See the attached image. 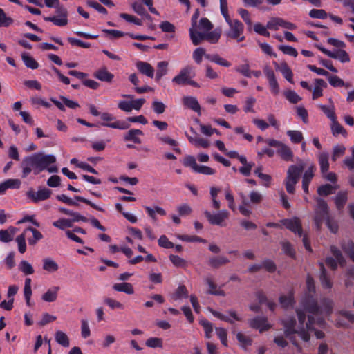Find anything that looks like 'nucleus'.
Wrapping results in <instances>:
<instances>
[{"label":"nucleus","instance_id":"f257e3e1","mask_svg":"<svg viewBox=\"0 0 354 354\" xmlns=\"http://www.w3.org/2000/svg\"><path fill=\"white\" fill-rule=\"evenodd\" d=\"M56 162V158L53 155H46L43 153H35L26 156L21 162L22 170L21 177L26 178L32 171L37 175L44 170L49 173H56L58 169L56 166H50Z\"/></svg>","mask_w":354,"mask_h":354},{"label":"nucleus","instance_id":"f03ea898","mask_svg":"<svg viewBox=\"0 0 354 354\" xmlns=\"http://www.w3.org/2000/svg\"><path fill=\"white\" fill-rule=\"evenodd\" d=\"M306 168L303 176L304 180L310 182L314 176V172L316 169L313 163L307 164L302 160H299L297 165H292L288 167L287 176L285 180L286 191L289 194H294L295 186L298 183L301 174Z\"/></svg>","mask_w":354,"mask_h":354},{"label":"nucleus","instance_id":"7ed1b4c3","mask_svg":"<svg viewBox=\"0 0 354 354\" xmlns=\"http://www.w3.org/2000/svg\"><path fill=\"white\" fill-rule=\"evenodd\" d=\"M306 285L308 292L302 301V306L304 311L300 309L297 310L299 322L301 325L304 324L306 320V312L315 315H318L319 312V307L317 304V301L313 297V294L315 292L314 279L309 274L306 278Z\"/></svg>","mask_w":354,"mask_h":354},{"label":"nucleus","instance_id":"20e7f679","mask_svg":"<svg viewBox=\"0 0 354 354\" xmlns=\"http://www.w3.org/2000/svg\"><path fill=\"white\" fill-rule=\"evenodd\" d=\"M285 327V335L287 337H289L292 343L297 346L299 351L301 350V348L296 342L295 338L292 335L293 334H298L299 337L305 342H308L310 339V335L306 330L303 326L298 330L295 328L296 324V320L294 317H290L283 322Z\"/></svg>","mask_w":354,"mask_h":354},{"label":"nucleus","instance_id":"39448f33","mask_svg":"<svg viewBox=\"0 0 354 354\" xmlns=\"http://www.w3.org/2000/svg\"><path fill=\"white\" fill-rule=\"evenodd\" d=\"M316 205L314 209L313 221L317 230H320L324 222H326L329 217L328 206L326 202L321 198H316Z\"/></svg>","mask_w":354,"mask_h":354},{"label":"nucleus","instance_id":"423d86ee","mask_svg":"<svg viewBox=\"0 0 354 354\" xmlns=\"http://www.w3.org/2000/svg\"><path fill=\"white\" fill-rule=\"evenodd\" d=\"M227 23L230 29L225 32L227 37L236 39L240 42L245 39L243 35L244 30L243 24L238 19H232L228 13L222 15Z\"/></svg>","mask_w":354,"mask_h":354},{"label":"nucleus","instance_id":"0eeeda50","mask_svg":"<svg viewBox=\"0 0 354 354\" xmlns=\"http://www.w3.org/2000/svg\"><path fill=\"white\" fill-rule=\"evenodd\" d=\"M57 16L44 17L46 21H51L55 25L64 26L68 24V11L63 6L59 3L55 6Z\"/></svg>","mask_w":354,"mask_h":354},{"label":"nucleus","instance_id":"6e6552de","mask_svg":"<svg viewBox=\"0 0 354 354\" xmlns=\"http://www.w3.org/2000/svg\"><path fill=\"white\" fill-rule=\"evenodd\" d=\"M330 252L335 259L330 257H327L325 261L326 266L333 270L337 268L338 263L340 266L344 267L346 266V259L343 257L342 252L335 245L330 247Z\"/></svg>","mask_w":354,"mask_h":354},{"label":"nucleus","instance_id":"1a4fd4ad","mask_svg":"<svg viewBox=\"0 0 354 354\" xmlns=\"http://www.w3.org/2000/svg\"><path fill=\"white\" fill-rule=\"evenodd\" d=\"M195 75L194 67L187 66L182 68L178 75L172 79V82L177 85L187 84L189 80Z\"/></svg>","mask_w":354,"mask_h":354},{"label":"nucleus","instance_id":"9d476101","mask_svg":"<svg viewBox=\"0 0 354 354\" xmlns=\"http://www.w3.org/2000/svg\"><path fill=\"white\" fill-rule=\"evenodd\" d=\"M205 217L211 225H224V221L228 218L229 212L225 210H221L216 214H212L208 211L204 212Z\"/></svg>","mask_w":354,"mask_h":354},{"label":"nucleus","instance_id":"9b49d317","mask_svg":"<svg viewBox=\"0 0 354 354\" xmlns=\"http://www.w3.org/2000/svg\"><path fill=\"white\" fill-rule=\"evenodd\" d=\"M283 27L288 30H295L297 26L293 23L285 21L280 17H272L268 23L267 28L270 30H277L279 27Z\"/></svg>","mask_w":354,"mask_h":354},{"label":"nucleus","instance_id":"f8f14e48","mask_svg":"<svg viewBox=\"0 0 354 354\" xmlns=\"http://www.w3.org/2000/svg\"><path fill=\"white\" fill-rule=\"evenodd\" d=\"M52 191L47 188L40 189L37 192H35L31 189L26 193L28 198L32 200L34 203H38L41 201L46 200L50 197Z\"/></svg>","mask_w":354,"mask_h":354},{"label":"nucleus","instance_id":"ddd939ff","mask_svg":"<svg viewBox=\"0 0 354 354\" xmlns=\"http://www.w3.org/2000/svg\"><path fill=\"white\" fill-rule=\"evenodd\" d=\"M263 73L266 76L271 92L277 95L279 93V86L274 71L268 65L263 67Z\"/></svg>","mask_w":354,"mask_h":354},{"label":"nucleus","instance_id":"4468645a","mask_svg":"<svg viewBox=\"0 0 354 354\" xmlns=\"http://www.w3.org/2000/svg\"><path fill=\"white\" fill-rule=\"evenodd\" d=\"M283 225L292 232L297 234L299 236H303V230L300 220L298 218L292 219H285L282 221Z\"/></svg>","mask_w":354,"mask_h":354},{"label":"nucleus","instance_id":"2eb2a0df","mask_svg":"<svg viewBox=\"0 0 354 354\" xmlns=\"http://www.w3.org/2000/svg\"><path fill=\"white\" fill-rule=\"evenodd\" d=\"M249 324L252 328L258 329L260 332L268 330L270 328L266 317H257L250 319Z\"/></svg>","mask_w":354,"mask_h":354},{"label":"nucleus","instance_id":"dca6fc26","mask_svg":"<svg viewBox=\"0 0 354 354\" xmlns=\"http://www.w3.org/2000/svg\"><path fill=\"white\" fill-rule=\"evenodd\" d=\"M273 64L274 65L276 70L279 71L287 81L291 84L294 82L293 73L286 62H283L281 64H278L277 62H274Z\"/></svg>","mask_w":354,"mask_h":354},{"label":"nucleus","instance_id":"f3484780","mask_svg":"<svg viewBox=\"0 0 354 354\" xmlns=\"http://www.w3.org/2000/svg\"><path fill=\"white\" fill-rule=\"evenodd\" d=\"M319 269L321 271L319 280L322 287L326 289H330L333 287V283L326 273V270L323 263H319Z\"/></svg>","mask_w":354,"mask_h":354},{"label":"nucleus","instance_id":"a211bd4d","mask_svg":"<svg viewBox=\"0 0 354 354\" xmlns=\"http://www.w3.org/2000/svg\"><path fill=\"white\" fill-rule=\"evenodd\" d=\"M136 67L142 74L151 78L153 77L154 68L149 63L138 61L136 63Z\"/></svg>","mask_w":354,"mask_h":354},{"label":"nucleus","instance_id":"6ab92c4d","mask_svg":"<svg viewBox=\"0 0 354 354\" xmlns=\"http://www.w3.org/2000/svg\"><path fill=\"white\" fill-rule=\"evenodd\" d=\"M205 281L209 286V289L207 291V294L223 297L225 296L224 290L221 288H217V284L211 277H207Z\"/></svg>","mask_w":354,"mask_h":354},{"label":"nucleus","instance_id":"aec40b11","mask_svg":"<svg viewBox=\"0 0 354 354\" xmlns=\"http://www.w3.org/2000/svg\"><path fill=\"white\" fill-rule=\"evenodd\" d=\"M93 76L99 80L106 82H111L114 77L113 74L109 72L106 67L96 71L94 73Z\"/></svg>","mask_w":354,"mask_h":354},{"label":"nucleus","instance_id":"412c9836","mask_svg":"<svg viewBox=\"0 0 354 354\" xmlns=\"http://www.w3.org/2000/svg\"><path fill=\"white\" fill-rule=\"evenodd\" d=\"M183 102L187 108L194 111L199 115L201 114V106L196 97L191 96L185 97L183 99Z\"/></svg>","mask_w":354,"mask_h":354},{"label":"nucleus","instance_id":"4be33fe9","mask_svg":"<svg viewBox=\"0 0 354 354\" xmlns=\"http://www.w3.org/2000/svg\"><path fill=\"white\" fill-rule=\"evenodd\" d=\"M142 135H143V133L141 130L132 129L124 134V140L125 141H132L134 143L140 144L141 140L138 136Z\"/></svg>","mask_w":354,"mask_h":354},{"label":"nucleus","instance_id":"5701e85b","mask_svg":"<svg viewBox=\"0 0 354 354\" xmlns=\"http://www.w3.org/2000/svg\"><path fill=\"white\" fill-rule=\"evenodd\" d=\"M230 262L229 259L223 256L212 257L208 260V265L214 269L226 265Z\"/></svg>","mask_w":354,"mask_h":354},{"label":"nucleus","instance_id":"b1692460","mask_svg":"<svg viewBox=\"0 0 354 354\" xmlns=\"http://www.w3.org/2000/svg\"><path fill=\"white\" fill-rule=\"evenodd\" d=\"M59 286H53L50 288H49L46 293H44L41 298L44 301L46 302H53L55 301L57 298V293L59 290Z\"/></svg>","mask_w":354,"mask_h":354},{"label":"nucleus","instance_id":"393cba45","mask_svg":"<svg viewBox=\"0 0 354 354\" xmlns=\"http://www.w3.org/2000/svg\"><path fill=\"white\" fill-rule=\"evenodd\" d=\"M196 28H189V35L194 45H198L203 40L206 39V33L197 32Z\"/></svg>","mask_w":354,"mask_h":354},{"label":"nucleus","instance_id":"a878e982","mask_svg":"<svg viewBox=\"0 0 354 354\" xmlns=\"http://www.w3.org/2000/svg\"><path fill=\"white\" fill-rule=\"evenodd\" d=\"M329 156L328 153L326 152H322L319 155L318 160L320 166L321 172L324 174L326 171H328L329 169V162H328Z\"/></svg>","mask_w":354,"mask_h":354},{"label":"nucleus","instance_id":"bb28decb","mask_svg":"<svg viewBox=\"0 0 354 354\" xmlns=\"http://www.w3.org/2000/svg\"><path fill=\"white\" fill-rule=\"evenodd\" d=\"M113 288L115 291L125 292L129 295H132L134 292L132 284L126 282L115 283L113 286Z\"/></svg>","mask_w":354,"mask_h":354},{"label":"nucleus","instance_id":"cd10ccee","mask_svg":"<svg viewBox=\"0 0 354 354\" xmlns=\"http://www.w3.org/2000/svg\"><path fill=\"white\" fill-rule=\"evenodd\" d=\"M43 269L48 272H55L58 270V264L52 259L46 258L43 259Z\"/></svg>","mask_w":354,"mask_h":354},{"label":"nucleus","instance_id":"c85d7f7f","mask_svg":"<svg viewBox=\"0 0 354 354\" xmlns=\"http://www.w3.org/2000/svg\"><path fill=\"white\" fill-rule=\"evenodd\" d=\"M278 153L280 155L281 158L286 161L292 160L293 153L291 149L285 144L278 149Z\"/></svg>","mask_w":354,"mask_h":354},{"label":"nucleus","instance_id":"c756f323","mask_svg":"<svg viewBox=\"0 0 354 354\" xmlns=\"http://www.w3.org/2000/svg\"><path fill=\"white\" fill-rule=\"evenodd\" d=\"M24 231H26V232L30 231L32 233V237L28 239V243L30 245H35L38 241L43 238L41 233L37 229L32 227H27Z\"/></svg>","mask_w":354,"mask_h":354},{"label":"nucleus","instance_id":"7c9ffc66","mask_svg":"<svg viewBox=\"0 0 354 354\" xmlns=\"http://www.w3.org/2000/svg\"><path fill=\"white\" fill-rule=\"evenodd\" d=\"M189 297L188 290L184 285L179 286L176 290L175 292L172 295L171 298L174 300H180L183 298H187Z\"/></svg>","mask_w":354,"mask_h":354},{"label":"nucleus","instance_id":"2f4dec72","mask_svg":"<svg viewBox=\"0 0 354 354\" xmlns=\"http://www.w3.org/2000/svg\"><path fill=\"white\" fill-rule=\"evenodd\" d=\"M168 62L162 61L158 63L156 79L159 81L164 75L167 73Z\"/></svg>","mask_w":354,"mask_h":354},{"label":"nucleus","instance_id":"473e14b6","mask_svg":"<svg viewBox=\"0 0 354 354\" xmlns=\"http://www.w3.org/2000/svg\"><path fill=\"white\" fill-rule=\"evenodd\" d=\"M55 340L64 347H68L70 345L69 338L63 331L58 330L55 333Z\"/></svg>","mask_w":354,"mask_h":354},{"label":"nucleus","instance_id":"72a5a7b5","mask_svg":"<svg viewBox=\"0 0 354 354\" xmlns=\"http://www.w3.org/2000/svg\"><path fill=\"white\" fill-rule=\"evenodd\" d=\"M341 247L344 252L350 257V259L354 262V243L351 241L343 242L341 244Z\"/></svg>","mask_w":354,"mask_h":354},{"label":"nucleus","instance_id":"f704fd0d","mask_svg":"<svg viewBox=\"0 0 354 354\" xmlns=\"http://www.w3.org/2000/svg\"><path fill=\"white\" fill-rule=\"evenodd\" d=\"M21 58L26 67L31 69H36L38 68L39 64L37 61L27 53H22Z\"/></svg>","mask_w":354,"mask_h":354},{"label":"nucleus","instance_id":"c9c22d12","mask_svg":"<svg viewBox=\"0 0 354 354\" xmlns=\"http://www.w3.org/2000/svg\"><path fill=\"white\" fill-rule=\"evenodd\" d=\"M330 58L339 59L341 62H348L350 57L348 54L344 50H337L333 52Z\"/></svg>","mask_w":354,"mask_h":354},{"label":"nucleus","instance_id":"e433bc0d","mask_svg":"<svg viewBox=\"0 0 354 354\" xmlns=\"http://www.w3.org/2000/svg\"><path fill=\"white\" fill-rule=\"evenodd\" d=\"M102 125L122 130L127 129L130 127V124L127 122L121 120H115L111 123H102Z\"/></svg>","mask_w":354,"mask_h":354},{"label":"nucleus","instance_id":"4c0bfd02","mask_svg":"<svg viewBox=\"0 0 354 354\" xmlns=\"http://www.w3.org/2000/svg\"><path fill=\"white\" fill-rule=\"evenodd\" d=\"M145 208L147 212L148 213L149 216L153 221H156V219H157L156 213H158V214L162 215V216L166 215L165 210L159 206H156V207H154V208H151L150 207L146 206Z\"/></svg>","mask_w":354,"mask_h":354},{"label":"nucleus","instance_id":"58836bf2","mask_svg":"<svg viewBox=\"0 0 354 354\" xmlns=\"http://www.w3.org/2000/svg\"><path fill=\"white\" fill-rule=\"evenodd\" d=\"M347 199L346 192H340L337 194L335 202L337 209L341 210L344 207Z\"/></svg>","mask_w":354,"mask_h":354},{"label":"nucleus","instance_id":"ea45409f","mask_svg":"<svg viewBox=\"0 0 354 354\" xmlns=\"http://www.w3.org/2000/svg\"><path fill=\"white\" fill-rule=\"evenodd\" d=\"M308 322L306 323V326L304 327L308 333V330H314L313 328V324H317L319 326H322L324 324V320L322 317H318L317 319L311 315H308Z\"/></svg>","mask_w":354,"mask_h":354},{"label":"nucleus","instance_id":"a19ab883","mask_svg":"<svg viewBox=\"0 0 354 354\" xmlns=\"http://www.w3.org/2000/svg\"><path fill=\"white\" fill-rule=\"evenodd\" d=\"M335 189V187L330 184H326L318 187L317 193L320 196H328L333 194Z\"/></svg>","mask_w":354,"mask_h":354},{"label":"nucleus","instance_id":"79ce46f5","mask_svg":"<svg viewBox=\"0 0 354 354\" xmlns=\"http://www.w3.org/2000/svg\"><path fill=\"white\" fill-rule=\"evenodd\" d=\"M26 231H24L22 234H21L16 238L19 252L21 254H24L26 250Z\"/></svg>","mask_w":354,"mask_h":354},{"label":"nucleus","instance_id":"37998d69","mask_svg":"<svg viewBox=\"0 0 354 354\" xmlns=\"http://www.w3.org/2000/svg\"><path fill=\"white\" fill-rule=\"evenodd\" d=\"M53 226L64 230L73 226L72 221L66 218H60L53 223Z\"/></svg>","mask_w":354,"mask_h":354},{"label":"nucleus","instance_id":"c03bdc74","mask_svg":"<svg viewBox=\"0 0 354 354\" xmlns=\"http://www.w3.org/2000/svg\"><path fill=\"white\" fill-rule=\"evenodd\" d=\"M221 35V28H217L214 31L206 33V40L211 43H216Z\"/></svg>","mask_w":354,"mask_h":354},{"label":"nucleus","instance_id":"a18cd8bd","mask_svg":"<svg viewBox=\"0 0 354 354\" xmlns=\"http://www.w3.org/2000/svg\"><path fill=\"white\" fill-rule=\"evenodd\" d=\"M284 95L286 98L292 104H297L301 100V97L292 90L285 91Z\"/></svg>","mask_w":354,"mask_h":354},{"label":"nucleus","instance_id":"49530a36","mask_svg":"<svg viewBox=\"0 0 354 354\" xmlns=\"http://www.w3.org/2000/svg\"><path fill=\"white\" fill-rule=\"evenodd\" d=\"M19 269L26 275H29L34 273V269L31 264L25 260H23L20 262Z\"/></svg>","mask_w":354,"mask_h":354},{"label":"nucleus","instance_id":"de8ad7c7","mask_svg":"<svg viewBox=\"0 0 354 354\" xmlns=\"http://www.w3.org/2000/svg\"><path fill=\"white\" fill-rule=\"evenodd\" d=\"M169 258L176 267L185 268L187 265V261L179 256L170 254Z\"/></svg>","mask_w":354,"mask_h":354},{"label":"nucleus","instance_id":"09e8293b","mask_svg":"<svg viewBox=\"0 0 354 354\" xmlns=\"http://www.w3.org/2000/svg\"><path fill=\"white\" fill-rule=\"evenodd\" d=\"M345 151L346 147L344 145L335 146L332 154V160L336 161L345 153Z\"/></svg>","mask_w":354,"mask_h":354},{"label":"nucleus","instance_id":"8fccbe9b","mask_svg":"<svg viewBox=\"0 0 354 354\" xmlns=\"http://www.w3.org/2000/svg\"><path fill=\"white\" fill-rule=\"evenodd\" d=\"M287 135L294 143H299L304 138L302 133L299 131L289 130L287 131Z\"/></svg>","mask_w":354,"mask_h":354},{"label":"nucleus","instance_id":"3c124183","mask_svg":"<svg viewBox=\"0 0 354 354\" xmlns=\"http://www.w3.org/2000/svg\"><path fill=\"white\" fill-rule=\"evenodd\" d=\"M332 133L334 136H337L338 134L345 135L346 133V130L344 127L337 121V119L332 121L331 126Z\"/></svg>","mask_w":354,"mask_h":354},{"label":"nucleus","instance_id":"603ef678","mask_svg":"<svg viewBox=\"0 0 354 354\" xmlns=\"http://www.w3.org/2000/svg\"><path fill=\"white\" fill-rule=\"evenodd\" d=\"M328 82L330 84L334 87L349 86L348 84H345L344 82L341 78L336 75L329 76Z\"/></svg>","mask_w":354,"mask_h":354},{"label":"nucleus","instance_id":"864d4df0","mask_svg":"<svg viewBox=\"0 0 354 354\" xmlns=\"http://www.w3.org/2000/svg\"><path fill=\"white\" fill-rule=\"evenodd\" d=\"M235 70L236 72L240 73L247 77H251L252 71L250 70V65L248 61H246L245 64L236 67Z\"/></svg>","mask_w":354,"mask_h":354},{"label":"nucleus","instance_id":"5fc2aeb1","mask_svg":"<svg viewBox=\"0 0 354 354\" xmlns=\"http://www.w3.org/2000/svg\"><path fill=\"white\" fill-rule=\"evenodd\" d=\"M319 106L320 109L327 115V117L331 120V121L337 119L333 105H332L330 108H328L326 105L322 104H320Z\"/></svg>","mask_w":354,"mask_h":354},{"label":"nucleus","instance_id":"6e6d98bb","mask_svg":"<svg viewBox=\"0 0 354 354\" xmlns=\"http://www.w3.org/2000/svg\"><path fill=\"white\" fill-rule=\"evenodd\" d=\"M309 16L315 19H326L328 14L322 9H312L309 12Z\"/></svg>","mask_w":354,"mask_h":354},{"label":"nucleus","instance_id":"4d7b16f0","mask_svg":"<svg viewBox=\"0 0 354 354\" xmlns=\"http://www.w3.org/2000/svg\"><path fill=\"white\" fill-rule=\"evenodd\" d=\"M282 250L286 255L295 258V252L292 245L288 241H284L281 243Z\"/></svg>","mask_w":354,"mask_h":354},{"label":"nucleus","instance_id":"13d9d810","mask_svg":"<svg viewBox=\"0 0 354 354\" xmlns=\"http://www.w3.org/2000/svg\"><path fill=\"white\" fill-rule=\"evenodd\" d=\"M13 23V19L7 17L3 9L0 8V26L7 27Z\"/></svg>","mask_w":354,"mask_h":354},{"label":"nucleus","instance_id":"bf43d9fd","mask_svg":"<svg viewBox=\"0 0 354 354\" xmlns=\"http://www.w3.org/2000/svg\"><path fill=\"white\" fill-rule=\"evenodd\" d=\"M146 346L150 348H161L162 340L158 337H151L146 341Z\"/></svg>","mask_w":354,"mask_h":354},{"label":"nucleus","instance_id":"052dcab7","mask_svg":"<svg viewBox=\"0 0 354 354\" xmlns=\"http://www.w3.org/2000/svg\"><path fill=\"white\" fill-rule=\"evenodd\" d=\"M279 49L284 54L293 56L294 57H296L298 55L297 50L290 46L281 45L279 46Z\"/></svg>","mask_w":354,"mask_h":354},{"label":"nucleus","instance_id":"680f3d73","mask_svg":"<svg viewBox=\"0 0 354 354\" xmlns=\"http://www.w3.org/2000/svg\"><path fill=\"white\" fill-rule=\"evenodd\" d=\"M104 302L106 304H107L111 309H115V308L123 309L124 308L123 304H122L120 302H119L113 299L109 298V297L105 298L104 299Z\"/></svg>","mask_w":354,"mask_h":354},{"label":"nucleus","instance_id":"e2e57ef3","mask_svg":"<svg viewBox=\"0 0 354 354\" xmlns=\"http://www.w3.org/2000/svg\"><path fill=\"white\" fill-rule=\"evenodd\" d=\"M183 165L185 167H191L194 171H195L198 166V164L196 162V159L192 156H185L183 160Z\"/></svg>","mask_w":354,"mask_h":354},{"label":"nucleus","instance_id":"0e129e2a","mask_svg":"<svg viewBox=\"0 0 354 354\" xmlns=\"http://www.w3.org/2000/svg\"><path fill=\"white\" fill-rule=\"evenodd\" d=\"M178 212L179 216H187L192 213V209L187 203H183L178 207Z\"/></svg>","mask_w":354,"mask_h":354},{"label":"nucleus","instance_id":"69168bd1","mask_svg":"<svg viewBox=\"0 0 354 354\" xmlns=\"http://www.w3.org/2000/svg\"><path fill=\"white\" fill-rule=\"evenodd\" d=\"M81 335L82 337L84 339L88 337L91 335L88 322L85 319H82L81 321Z\"/></svg>","mask_w":354,"mask_h":354},{"label":"nucleus","instance_id":"338daca9","mask_svg":"<svg viewBox=\"0 0 354 354\" xmlns=\"http://www.w3.org/2000/svg\"><path fill=\"white\" fill-rule=\"evenodd\" d=\"M158 245L164 248H172L174 245L172 242L169 241L165 235H162L158 239Z\"/></svg>","mask_w":354,"mask_h":354},{"label":"nucleus","instance_id":"774afa93","mask_svg":"<svg viewBox=\"0 0 354 354\" xmlns=\"http://www.w3.org/2000/svg\"><path fill=\"white\" fill-rule=\"evenodd\" d=\"M152 108L156 113L162 114L165 112L166 106L162 102L154 101L152 103Z\"/></svg>","mask_w":354,"mask_h":354}]
</instances>
